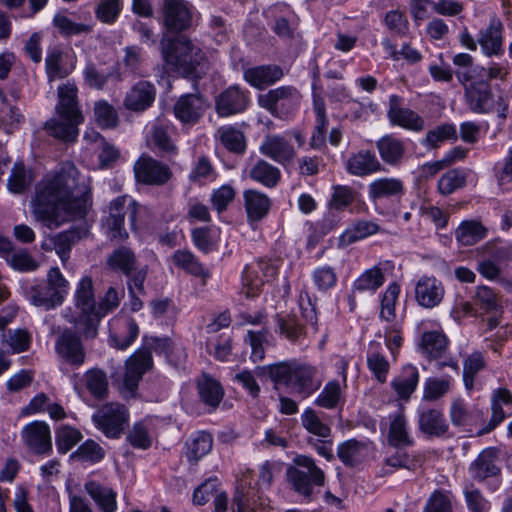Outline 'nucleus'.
Segmentation results:
<instances>
[{"instance_id":"nucleus-1","label":"nucleus","mask_w":512,"mask_h":512,"mask_svg":"<svg viewBox=\"0 0 512 512\" xmlns=\"http://www.w3.org/2000/svg\"><path fill=\"white\" fill-rule=\"evenodd\" d=\"M89 193L88 177L74 164L63 163L37 183L31 213L37 222L56 229L68 221L84 217Z\"/></svg>"},{"instance_id":"nucleus-2","label":"nucleus","mask_w":512,"mask_h":512,"mask_svg":"<svg viewBox=\"0 0 512 512\" xmlns=\"http://www.w3.org/2000/svg\"><path fill=\"white\" fill-rule=\"evenodd\" d=\"M162 57L173 71L188 78H201L209 69V61L199 45L186 36L163 40Z\"/></svg>"},{"instance_id":"nucleus-3","label":"nucleus","mask_w":512,"mask_h":512,"mask_svg":"<svg viewBox=\"0 0 512 512\" xmlns=\"http://www.w3.org/2000/svg\"><path fill=\"white\" fill-rule=\"evenodd\" d=\"M168 356L171 351V341L168 338H143V345L126 360V369L119 391L126 398L135 396L142 376L152 368V352Z\"/></svg>"},{"instance_id":"nucleus-4","label":"nucleus","mask_w":512,"mask_h":512,"mask_svg":"<svg viewBox=\"0 0 512 512\" xmlns=\"http://www.w3.org/2000/svg\"><path fill=\"white\" fill-rule=\"evenodd\" d=\"M276 385H284L302 398L311 396L321 386L315 366L298 361H284L266 367Z\"/></svg>"},{"instance_id":"nucleus-5","label":"nucleus","mask_w":512,"mask_h":512,"mask_svg":"<svg viewBox=\"0 0 512 512\" xmlns=\"http://www.w3.org/2000/svg\"><path fill=\"white\" fill-rule=\"evenodd\" d=\"M69 282L58 267H51L47 273V283L25 282L22 290L26 299L36 307L46 310L61 305L68 293Z\"/></svg>"},{"instance_id":"nucleus-6","label":"nucleus","mask_w":512,"mask_h":512,"mask_svg":"<svg viewBox=\"0 0 512 512\" xmlns=\"http://www.w3.org/2000/svg\"><path fill=\"white\" fill-rule=\"evenodd\" d=\"M138 207V203L127 195L118 196L109 203L102 219V228L110 240L128 239L129 233L124 226L125 216L128 214L130 225L135 229Z\"/></svg>"},{"instance_id":"nucleus-7","label":"nucleus","mask_w":512,"mask_h":512,"mask_svg":"<svg viewBox=\"0 0 512 512\" xmlns=\"http://www.w3.org/2000/svg\"><path fill=\"white\" fill-rule=\"evenodd\" d=\"M287 480L299 494L310 497L314 487L325 483V474L313 458L306 455H296L292 464L287 468Z\"/></svg>"},{"instance_id":"nucleus-8","label":"nucleus","mask_w":512,"mask_h":512,"mask_svg":"<svg viewBox=\"0 0 512 512\" xmlns=\"http://www.w3.org/2000/svg\"><path fill=\"white\" fill-rule=\"evenodd\" d=\"M74 300L78 312L77 315H72L68 321L75 326L76 330H78L84 338H95L92 316L96 302L91 277L84 276L81 278L75 291Z\"/></svg>"},{"instance_id":"nucleus-9","label":"nucleus","mask_w":512,"mask_h":512,"mask_svg":"<svg viewBox=\"0 0 512 512\" xmlns=\"http://www.w3.org/2000/svg\"><path fill=\"white\" fill-rule=\"evenodd\" d=\"M302 100L300 91L291 85H283L260 94L257 98L260 107L272 116L289 120L298 110Z\"/></svg>"},{"instance_id":"nucleus-10","label":"nucleus","mask_w":512,"mask_h":512,"mask_svg":"<svg viewBox=\"0 0 512 512\" xmlns=\"http://www.w3.org/2000/svg\"><path fill=\"white\" fill-rule=\"evenodd\" d=\"M95 426L108 438H119L129 420L127 408L120 403H106L92 416Z\"/></svg>"},{"instance_id":"nucleus-11","label":"nucleus","mask_w":512,"mask_h":512,"mask_svg":"<svg viewBox=\"0 0 512 512\" xmlns=\"http://www.w3.org/2000/svg\"><path fill=\"white\" fill-rule=\"evenodd\" d=\"M277 275V267L267 260H259L247 265L242 275L241 294L247 299L259 295L265 282H269Z\"/></svg>"},{"instance_id":"nucleus-12","label":"nucleus","mask_w":512,"mask_h":512,"mask_svg":"<svg viewBox=\"0 0 512 512\" xmlns=\"http://www.w3.org/2000/svg\"><path fill=\"white\" fill-rule=\"evenodd\" d=\"M78 330L63 329L55 340V352L58 357L73 368L81 367L86 360L85 347Z\"/></svg>"},{"instance_id":"nucleus-13","label":"nucleus","mask_w":512,"mask_h":512,"mask_svg":"<svg viewBox=\"0 0 512 512\" xmlns=\"http://www.w3.org/2000/svg\"><path fill=\"white\" fill-rule=\"evenodd\" d=\"M163 23L170 32H182L192 24V6L185 0H164Z\"/></svg>"},{"instance_id":"nucleus-14","label":"nucleus","mask_w":512,"mask_h":512,"mask_svg":"<svg viewBox=\"0 0 512 512\" xmlns=\"http://www.w3.org/2000/svg\"><path fill=\"white\" fill-rule=\"evenodd\" d=\"M135 178L138 182L148 185H164L172 177L167 165L150 156H141L134 164Z\"/></svg>"},{"instance_id":"nucleus-15","label":"nucleus","mask_w":512,"mask_h":512,"mask_svg":"<svg viewBox=\"0 0 512 512\" xmlns=\"http://www.w3.org/2000/svg\"><path fill=\"white\" fill-rule=\"evenodd\" d=\"M477 42L485 56L503 55L504 24L497 15L490 16L488 25L478 33Z\"/></svg>"},{"instance_id":"nucleus-16","label":"nucleus","mask_w":512,"mask_h":512,"mask_svg":"<svg viewBox=\"0 0 512 512\" xmlns=\"http://www.w3.org/2000/svg\"><path fill=\"white\" fill-rule=\"evenodd\" d=\"M74 390L81 394L85 389L98 400L106 398L109 381L105 371L100 368H91L83 375L75 373L71 376Z\"/></svg>"},{"instance_id":"nucleus-17","label":"nucleus","mask_w":512,"mask_h":512,"mask_svg":"<svg viewBox=\"0 0 512 512\" xmlns=\"http://www.w3.org/2000/svg\"><path fill=\"white\" fill-rule=\"evenodd\" d=\"M402 98L398 95H391L387 117L392 125L402 127L411 131H422L425 126L424 119L415 111L404 108Z\"/></svg>"},{"instance_id":"nucleus-18","label":"nucleus","mask_w":512,"mask_h":512,"mask_svg":"<svg viewBox=\"0 0 512 512\" xmlns=\"http://www.w3.org/2000/svg\"><path fill=\"white\" fill-rule=\"evenodd\" d=\"M259 151L262 155L281 165L291 163L296 156L293 145L283 135L279 134L267 135L260 144Z\"/></svg>"},{"instance_id":"nucleus-19","label":"nucleus","mask_w":512,"mask_h":512,"mask_svg":"<svg viewBox=\"0 0 512 512\" xmlns=\"http://www.w3.org/2000/svg\"><path fill=\"white\" fill-rule=\"evenodd\" d=\"M445 287L441 280L434 276L424 275L415 285V299L417 303L428 309L437 307L443 300Z\"/></svg>"},{"instance_id":"nucleus-20","label":"nucleus","mask_w":512,"mask_h":512,"mask_svg":"<svg viewBox=\"0 0 512 512\" xmlns=\"http://www.w3.org/2000/svg\"><path fill=\"white\" fill-rule=\"evenodd\" d=\"M248 104V92L238 85H233L217 97L216 111L221 117H228L245 111Z\"/></svg>"},{"instance_id":"nucleus-21","label":"nucleus","mask_w":512,"mask_h":512,"mask_svg":"<svg viewBox=\"0 0 512 512\" xmlns=\"http://www.w3.org/2000/svg\"><path fill=\"white\" fill-rule=\"evenodd\" d=\"M22 438L35 454H46L52 450L51 432L47 423L34 421L22 430Z\"/></svg>"},{"instance_id":"nucleus-22","label":"nucleus","mask_w":512,"mask_h":512,"mask_svg":"<svg viewBox=\"0 0 512 512\" xmlns=\"http://www.w3.org/2000/svg\"><path fill=\"white\" fill-rule=\"evenodd\" d=\"M207 104L197 94L182 95L174 105L175 117L183 124H195L203 116Z\"/></svg>"},{"instance_id":"nucleus-23","label":"nucleus","mask_w":512,"mask_h":512,"mask_svg":"<svg viewBox=\"0 0 512 512\" xmlns=\"http://www.w3.org/2000/svg\"><path fill=\"white\" fill-rule=\"evenodd\" d=\"M252 471H245L239 479V485L236 488L233 503L237 506V512H244L246 509H251L252 512L257 510L273 509L270 506V501L264 499L262 496L255 495L247 496L246 489L251 488Z\"/></svg>"},{"instance_id":"nucleus-24","label":"nucleus","mask_w":512,"mask_h":512,"mask_svg":"<svg viewBox=\"0 0 512 512\" xmlns=\"http://www.w3.org/2000/svg\"><path fill=\"white\" fill-rule=\"evenodd\" d=\"M155 97V86L148 81L141 80L126 93L123 104L127 110L142 112L153 104Z\"/></svg>"},{"instance_id":"nucleus-25","label":"nucleus","mask_w":512,"mask_h":512,"mask_svg":"<svg viewBox=\"0 0 512 512\" xmlns=\"http://www.w3.org/2000/svg\"><path fill=\"white\" fill-rule=\"evenodd\" d=\"M387 442L395 448H405L414 445V438L408 427V420L403 409L390 414Z\"/></svg>"},{"instance_id":"nucleus-26","label":"nucleus","mask_w":512,"mask_h":512,"mask_svg":"<svg viewBox=\"0 0 512 512\" xmlns=\"http://www.w3.org/2000/svg\"><path fill=\"white\" fill-rule=\"evenodd\" d=\"M418 429L428 437H442L449 424L440 409L422 407L418 410Z\"/></svg>"},{"instance_id":"nucleus-27","label":"nucleus","mask_w":512,"mask_h":512,"mask_svg":"<svg viewBox=\"0 0 512 512\" xmlns=\"http://www.w3.org/2000/svg\"><path fill=\"white\" fill-rule=\"evenodd\" d=\"M465 96L473 112L483 114L490 111L493 96L488 81H471L465 86Z\"/></svg>"},{"instance_id":"nucleus-28","label":"nucleus","mask_w":512,"mask_h":512,"mask_svg":"<svg viewBox=\"0 0 512 512\" xmlns=\"http://www.w3.org/2000/svg\"><path fill=\"white\" fill-rule=\"evenodd\" d=\"M78 89L74 83L67 82L58 87V104L56 115L60 118L77 119L83 121V115L78 107Z\"/></svg>"},{"instance_id":"nucleus-29","label":"nucleus","mask_w":512,"mask_h":512,"mask_svg":"<svg viewBox=\"0 0 512 512\" xmlns=\"http://www.w3.org/2000/svg\"><path fill=\"white\" fill-rule=\"evenodd\" d=\"M497 458L498 450L496 448L489 447L482 450L469 466L471 476L479 481L498 476L501 469L496 464Z\"/></svg>"},{"instance_id":"nucleus-30","label":"nucleus","mask_w":512,"mask_h":512,"mask_svg":"<svg viewBox=\"0 0 512 512\" xmlns=\"http://www.w3.org/2000/svg\"><path fill=\"white\" fill-rule=\"evenodd\" d=\"M219 486L217 478L206 480L194 490L193 503L204 505L211 497H214L215 511L225 512L228 508V497L225 492L220 491Z\"/></svg>"},{"instance_id":"nucleus-31","label":"nucleus","mask_w":512,"mask_h":512,"mask_svg":"<svg viewBox=\"0 0 512 512\" xmlns=\"http://www.w3.org/2000/svg\"><path fill=\"white\" fill-rule=\"evenodd\" d=\"M284 76L283 70L277 65H260L247 68L243 72L244 80L252 87L262 90L274 84Z\"/></svg>"},{"instance_id":"nucleus-32","label":"nucleus","mask_w":512,"mask_h":512,"mask_svg":"<svg viewBox=\"0 0 512 512\" xmlns=\"http://www.w3.org/2000/svg\"><path fill=\"white\" fill-rule=\"evenodd\" d=\"M420 379L417 367L408 364L402 367L399 374L392 380L391 387L401 400H409L415 392Z\"/></svg>"},{"instance_id":"nucleus-33","label":"nucleus","mask_w":512,"mask_h":512,"mask_svg":"<svg viewBox=\"0 0 512 512\" xmlns=\"http://www.w3.org/2000/svg\"><path fill=\"white\" fill-rule=\"evenodd\" d=\"M404 193V182L397 177H380L368 185V195L372 200L401 197Z\"/></svg>"},{"instance_id":"nucleus-34","label":"nucleus","mask_w":512,"mask_h":512,"mask_svg":"<svg viewBox=\"0 0 512 512\" xmlns=\"http://www.w3.org/2000/svg\"><path fill=\"white\" fill-rule=\"evenodd\" d=\"M376 147L383 162L391 166L400 165L406 151L405 142L392 134L381 137Z\"/></svg>"},{"instance_id":"nucleus-35","label":"nucleus","mask_w":512,"mask_h":512,"mask_svg":"<svg viewBox=\"0 0 512 512\" xmlns=\"http://www.w3.org/2000/svg\"><path fill=\"white\" fill-rule=\"evenodd\" d=\"M347 171L355 176H366L382 170L376 155L368 150L351 155L346 162Z\"/></svg>"},{"instance_id":"nucleus-36","label":"nucleus","mask_w":512,"mask_h":512,"mask_svg":"<svg viewBox=\"0 0 512 512\" xmlns=\"http://www.w3.org/2000/svg\"><path fill=\"white\" fill-rule=\"evenodd\" d=\"M82 122L77 119L60 118L56 115L45 123L44 128L50 136L60 141L73 142L78 136V126Z\"/></svg>"},{"instance_id":"nucleus-37","label":"nucleus","mask_w":512,"mask_h":512,"mask_svg":"<svg viewBox=\"0 0 512 512\" xmlns=\"http://www.w3.org/2000/svg\"><path fill=\"white\" fill-rule=\"evenodd\" d=\"M138 335L137 323L131 318L124 319L117 328L111 329L109 345L118 350H126L134 343Z\"/></svg>"},{"instance_id":"nucleus-38","label":"nucleus","mask_w":512,"mask_h":512,"mask_svg":"<svg viewBox=\"0 0 512 512\" xmlns=\"http://www.w3.org/2000/svg\"><path fill=\"white\" fill-rule=\"evenodd\" d=\"M107 267L114 272H121L125 276L130 274L136 269L137 258L135 252L127 247L120 246L114 249L106 259Z\"/></svg>"},{"instance_id":"nucleus-39","label":"nucleus","mask_w":512,"mask_h":512,"mask_svg":"<svg viewBox=\"0 0 512 512\" xmlns=\"http://www.w3.org/2000/svg\"><path fill=\"white\" fill-rule=\"evenodd\" d=\"M225 149L235 154H243L246 150V137L242 130L233 125L220 126L214 135Z\"/></svg>"},{"instance_id":"nucleus-40","label":"nucleus","mask_w":512,"mask_h":512,"mask_svg":"<svg viewBox=\"0 0 512 512\" xmlns=\"http://www.w3.org/2000/svg\"><path fill=\"white\" fill-rule=\"evenodd\" d=\"M244 202L248 220L251 222L259 221L264 218L271 207L269 197L256 190L245 191Z\"/></svg>"},{"instance_id":"nucleus-41","label":"nucleus","mask_w":512,"mask_h":512,"mask_svg":"<svg viewBox=\"0 0 512 512\" xmlns=\"http://www.w3.org/2000/svg\"><path fill=\"white\" fill-rule=\"evenodd\" d=\"M448 348V338L440 330L427 331L422 334L420 349L430 359H439Z\"/></svg>"},{"instance_id":"nucleus-42","label":"nucleus","mask_w":512,"mask_h":512,"mask_svg":"<svg viewBox=\"0 0 512 512\" xmlns=\"http://www.w3.org/2000/svg\"><path fill=\"white\" fill-rule=\"evenodd\" d=\"M487 228L477 220H465L455 231V238L462 246H472L484 239Z\"/></svg>"},{"instance_id":"nucleus-43","label":"nucleus","mask_w":512,"mask_h":512,"mask_svg":"<svg viewBox=\"0 0 512 512\" xmlns=\"http://www.w3.org/2000/svg\"><path fill=\"white\" fill-rule=\"evenodd\" d=\"M249 176L267 188H274L281 179V172L276 166L259 159L250 169Z\"/></svg>"},{"instance_id":"nucleus-44","label":"nucleus","mask_w":512,"mask_h":512,"mask_svg":"<svg viewBox=\"0 0 512 512\" xmlns=\"http://www.w3.org/2000/svg\"><path fill=\"white\" fill-rule=\"evenodd\" d=\"M213 445V438L207 432H197L186 441V457L191 463H197L208 454Z\"/></svg>"},{"instance_id":"nucleus-45","label":"nucleus","mask_w":512,"mask_h":512,"mask_svg":"<svg viewBox=\"0 0 512 512\" xmlns=\"http://www.w3.org/2000/svg\"><path fill=\"white\" fill-rule=\"evenodd\" d=\"M85 489L103 512H114L116 510V493L111 488L96 482H88Z\"/></svg>"},{"instance_id":"nucleus-46","label":"nucleus","mask_w":512,"mask_h":512,"mask_svg":"<svg viewBox=\"0 0 512 512\" xmlns=\"http://www.w3.org/2000/svg\"><path fill=\"white\" fill-rule=\"evenodd\" d=\"M367 445L355 439L347 440L338 446L337 454L346 466L359 464L367 455Z\"/></svg>"},{"instance_id":"nucleus-47","label":"nucleus","mask_w":512,"mask_h":512,"mask_svg":"<svg viewBox=\"0 0 512 512\" xmlns=\"http://www.w3.org/2000/svg\"><path fill=\"white\" fill-rule=\"evenodd\" d=\"M197 386L201 401L212 408H216L224 395L220 383L214 378L203 375Z\"/></svg>"},{"instance_id":"nucleus-48","label":"nucleus","mask_w":512,"mask_h":512,"mask_svg":"<svg viewBox=\"0 0 512 512\" xmlns=\"http://www.w3.org/2000/svg\"><path fill=\"white\" fill-rule=\"evenodd\" d=\"M378 231L379 226L375 222L362 220L347 228L341 234L339 240L342 245L347 246L370 235L376 234Z\"/></svg>"},{"instance_id":"nucleus-49","label":"nucleus","mask_w":512,"mask_h":512,"mask_svg":"<svg viewBox=\"0 0 512 512\" xmlns=\"http://www.w3.org/2000/svg\"><path fill=\"white\" fill-rule=\"evenodd\" d=\"M120 294L115 288L109 287L103 298L95 305L92 321L95 328V336L98 333V325L103 317L114 311L120 304Z\"/></svg>"},{"instance_id":"nucleus-50","label":"nucleus","mask_w":512,"mask_h":512,"mask_svg":"<svg viewBox=\"0 0 512 512\" xmlns=\"http://www.w3.org/2000/svg\"><path fill=\"white\" fill-rule=\"evenodd\" d=\"M385 281L384 274L377 266L365 270L352 285L353 292H375L383 285Z\"/></svg>"},{"instance_id":"nucleus-51","label":"nucleus","mask_w":512,"mask_h":512,"mask_svg":"<svg viewBox=\"0 0 512 512\" xmlns=\"http://www.w3.org/2000/svg\"><path fill=\"white\" fill-rule=\"evenodd\" d=\"M485 367L486 360L479 351H475L465 358L463 362V381L467 390L473 389L476 375Z\"/></svg>"},{"instance_id":"nucleus-52","label":"nucleus","mask_w":512,"mask_h":512,"mask_svg":"<svg viewBox=\"0 0 512 512\" xmlns=\"http://www.w3.org/2000/svg\"><path fill=\"white\" fill-rule=\"evenodd\" d=\"M511 258L512 253L509 249H498L497 252L494 254V260L484 259L478 263L477 271L488 280H496L500 276L501 270L495 261H507L510 260Z\"/></svg>"},{"instance_id":"nucleus-53","label":"nucleus","mask_w":512,"mask_h":512,"mask_svg":"<svg viewBox=\"0 0 512 512\" xmlns=\"http://www.w3.org/2000/svg\"><path fill=\"white\" fill-rule=\"evenodd\" d=\"M302 426L311 434L326 439L331 435V428L324 423L312 408H307L301 415Z\"/></svg>"},{"instance_id":"nucleus-54","label":"nucleus","mask_w":512,"mask_h":512,"mask_svg":"<svg viewBox=\"0 0 512 512\" xmlns=\"http://www.w3.org/2000/svg\"><path fill=\"white\" fill-rule=\"evenodd\" d=\"M53 24L60 34L67 37L89 34L93 28L89 24L74 22L63 13H58L54 16Z\"/></svg>"},{"instance_id":"nucleus-55","label":"nucleus","mask_w":512,"mask_h":512,"mask_svg":"<svg viewBox=\"0 0 512 512\" xmlns=\"http://www.w3.org/2000/svg\"><path fill=\"white\" fill-rule=\"evenodd\" d=\"M342 386L336 380L326 383L315 399V404L325 409H333L342 401Z\"/></svg>"},{"instance_id":"nucleus-56","label":"nucleus","mask_w":512,"mask_h":512,"mask_svg":"<svg viewBox=\"0 0 512 512\" xmlns=\"http://www.w3.org/2000/svg\"><path fill=\"white\" fill-rule=\"evenodd\" d=\"M80 238L81 233L77 229H70L54 236L52 239L54 249L59 255L62 263H65L69 259V253L72 246L78 242Z\"/></svg>"},{"instance_id":"nucleus-57","label":"nucleus","mask_w":512,"mask_h":512,"mask_svg":"<svg viewBox=\"0 0 512 512\" xmlns=\"http://www.w3.org/2000/svg\"><path fill=\"white\" fill-rule=\"evenodd\" d=\"M466 174L459 169H451L443 174L438 181V190L442 195H449L464 187Z\"/></svg>"},{"instance_id":"nucleus-58","label":"nucleus","mask_w":512,"mask_h":512,"mask_svg":"<svg viewBox=\"0 0 512 512\" xmlns=\"http://www.w3.org/2000/svg\"><path fill=\"white\" fill-rule=\"evenodd\" d=\"M172 259L177 267H180L195 276H208V273L206 272L203 265L189 251H176Z\"/></svg>"},{"instance_id":"nucleus-59","label":"nucleus","mask_w":512,"mask_h":512,"mask_svg":"<svg viewBox=\"0 0 512 512\" xmlns=\"http://www.w3.org/2000/svg\"><path fill=\"white\" fill-rule=\"evenodd\" d=\"M452 379L450 377H431L425 381L423 399L435 401L443 397L450 390Z\"/></svg>"},{"instance_id":"nucleus-60","label":"nucleus","mask_w":512,"mask_h":512,"mask_svg":"<svg viewBox=\"0 0 512 512\" xmlns=\"http://www.w3.org/2000/svg\"><path fill=\"white\" fill-rule=\"evenodd\" d=\"M94 118L102 128H113L118 123V115L114 107L105 100L94 104Z\"/></svg>"},{"instance_id":"nucleus-61","label":"nucleus","mask_w":512,"mask_h":512,"mask_svg":"<svg viewBox=\"0 0 512 512\" xmlns=\"http://www.w3.org/2000/svg\"><path fill=\"white\" fill-rule=\"evenodd\" d=\"M450 139H457L456 127L452 124H443L426 134L423 144L432 148L438 147L442 142Z\"/></svg>"},{"instance_id":"nucleus-62","label":"nucleus","mask_w":512,"mask_h":512,"mask_svg":"<svg viewBox=\"0 0 512 512\" xmlns=\"http://www.w3.org/2000/svg\"><path fill=\"white\" fill-rule=\"evenodd\" d=\"M63 53L59 49H53L48 52L45 65L48 78L50 80L64 78L70 73V70L66 69L62 65Z\"/></svg>"},{"instance_id":"nucleus-63","label":"nucleus","mask_w":512,"mask_h":512,"mask_svg":"<svg viewBox=\"0 0 512 512\" xmlns=\"http://www.w3.org/2000/svg\"><path fill=\"white\" fill-rule=\"evenodd\" d=\"M82 438L81 433L70 426H62L56 432V446L60 453L70 451Z\"/></svg>"},{"instance_id":"nucleus-64","label":"nucleus","mask_w":512,"mask_h":512,"mask_svg":"<svg viewBox=\"0 0 512 512\" xmlns=\"http://www.w3.org/2000/svg\"><path fill=\"white\" fill-rule=\"evenodd\" d=\"M150 143L162 153L176 154L177 147L163 126H154L151 131Z\"/></svg>"}]
</instances>
